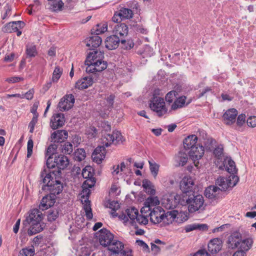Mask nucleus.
I'll use <instances>...</instances> for the list:
<instances>
[{
    "label": "nucleus",
    "mask_w": 256,
    "mask_h": 256,
    "mask_svg": "<svg viewBox=\"0 0 256 256\" xmlns=\"http://www.w3.org/2000/svg\"><path fill=\"white\" fill-rule=\"evenodd\" d=\"M24 23L22 21L12 22L8 24L5 27V31L8 32H15L18 28H22Z\"/></svg>",
    "instance_id": "c9c22d12"
},
{
    "label": "nucleus",
    "mask_w": 256,
    "mask_h": 256,
    "mask_svg": "<svg viewBox=\"0 0 256 256\" xmlns=\"http://www.w3.org/2000/svg\"><path fill=\"white\" fill-rule=\"evenodd\" d=\"M176 158V160L178 162L179 165L182 166L185 165L188 160L186 154L184 153H180Z\"/></svg>",
    "instance_id": "3c124183"
},
{
    "label": "nucleus",
    "mask_w": 256,
    "mask_h": 256,
    "mask_svg": "<svg viewBox=\"0 0 256 256\" xmlns=\"http://www.w3.org/2000/svg\"><path fill=\"white\" fill-rule=\"evenodd\" d=\"M178 202L174 194L166 195L162 199V205L166 209H173L175 208Z\"/></svg>",
    "instance_id": "2eb2a0df"
},
{
    "label": "nucleus",
    "mask_w": 256,
    "mask_h": 256,
    "mask_svg": "<svg viewBox=\"0 0 256 256\" xmlns=\"http://www.w3.org/2000/svg\"><path fill=\"white\" fill-rule=\"evenodd\" d=\"M186 217L184 214L178 212L177 210H172L166 212L164 210L162 221L166 224H172L174 222L181 223L187 220Z\"/></svg>",
    "instance_id": "6e6552de"
},
{
    "label": "nucleus",
    "mask_w": 256,
    "mask_h": 256,
    "mask_svg": "<svg viewBox=\"0 0 256 256\" xmlns=\"http://www.w3.org/2000/svg\"><path fill=\"white\" fill-rule=\"evenodd\" d=\"M28 224L30 225L28 231V234L30 236L38 233L43 230V227L41 225L40 222H28Z\"/></svg>",
    "instance_id": "e433bc0d"
},
{
    "label": "nucleus",
    "mask_w": 256,
    "mask_h": 256,
    "mask_svg": "<svg viewBox=\"0 0 256 256\" xmlns=\"http://www.w3.org/2000/svg\"><path fill=\"white\" fill-rule=\"evenodd\" d=\"M60 172L50 171V170L44 169L41 172L40 174V184H43L42 190H48L50 194H60L63 190V185L58 180Z\"/></svg>",
    "instance_id": "f03ea898"
},
{
    "label": "nucleus",
    "mask_w": 256,
    "mask_h": 256,
    "mask_svg": "<svg viewBox=\"0 0 256 256\" xmlns=\"http://www.w3.org/2000/svg\"><path fill=\"white\" fill-rule=\"evenodd\" d=\"M222 241L220 238H215L212 240L208 244V250L212 254L218 252L222 248Z\"/></svg>",
    "instance_id": "c85d7f7f"
},
{
    "label": "nucleus",
    "mask_w": 256,
    "mask_h": 256,
    "mask_svg": "<svg viewBox=\"0 0 256 256\" xmlns=\"http://www.w3.org/2000/svg\"><path fill=\"white\" fill-rule=\"evenodd\" d=\"M64 6V3L61 0H56L52 4V9L54 11L61 10Z\"/></svg>",
    "instance_id": "13d9d810"
},
{
    "label": "nucleus",
    "mask_w": 256,
    "mask_h": 256,
    "mask_svg": "<svg viewBox=\"0 0 256 256\" xmlns=\"http://www.w3.org/2000/svg\"><path fill=\"white\" fill-rule=\"evenodd\" d=\"M56 196L54 194H50L44 196L39 205V208L42 210H48L53 206L56 202Z\"/></svg>",
    "instance_id": "dca6fc26"
},
{
    "label": "nucleus",
    "mask_w": 256,
    "mask_h": 256,
    "mask_svg": "<svg viewBox=\"0 0 256 256\" xmlns=\"http://www.w3.org/2000/svg\"><path fill=\"white\" fill-rule=\"evenodd\" d=\"M254 243L253 238L251 237H248L240 242L238 245V248L240 250L244 251L246 253L252 247Z\"/></svg>",
    "instance_id": "473e14b6"
},
{
    "label": "nucleus",
    "mask_w": 256,
    "mask_h": 256,
    "mask_svg": "<svg viewBox=\"0 0 256 256\" xmlns=\"http://www.w3.org/2000/svg\"><path fill=\"white\" fill-rule=\"evenodd\" d=\"M38 102H35L30 109V112L34 114V116L36 115V116H38V114L37 112V109L38 108Z\"/></svg>",
    "instance_id": "774afa93"
},
{
    "label": "nucleus",
    "mask_w": 256,
    "mask_h": 256,
    "mask_svg": "<svg viewBox=\"0 0 256 256\" xmlns=\"http://www.w3.org/2000/svg\"><path fill=\"white\" fill-rule=\"evenodd\" d=\"M86 158V152L83 148L77 149L74 152V158L76 160L80 162Z\"/></svg>",
    "instance_id": "a18cd8bd"
},
{
    "label": "nucleus",
    "mask_w": 256,
    "mask_h": 256,
    "mask_svg": "<svg viewBox=\"0 0 256 256\" xmlns=\"http://www.w3.org/2000/svg\"><path fill=\"white\" fill-rule=\"evenodd\" d=\"M100 244L104 247H108L114 238V234L106 228L101 229L96 234Z\"/></svg>",
    "instance_id": "9d476101"
},
{
    "label": "nucleus",
    "mask_w": 256,
    "mask_h": 256,
    "mask_svg": "<svg viewBox=\"0 0 256 256\" xmlns=\"http://www.w3.org/2000/svg\"><path fill=\"white\" fill-rule=\"evenodd\" d=\"M142 187L146 193L150 194H155V190L152 188V183L150 181L147 180H143Z\"/></svg>",
    "instance_id": "c03bdc74"
},
{
    "label": "nucleus",
    "mask_w": 256,
    "mask_h": 256,
    "mask_svg": "<svg viewBox=\"0 0 256 256\" xmlns=\"http://www.w3.org/2000/svg\"><path fill=\"white\" fill-rule=\"evenodd\" d=\"M186 97L184 96H180L176 100L171 106V110H176L178 108L184 107L186 104Z\"/></svg>",
    "instance_id": "ea45409f"
},
{
    "label": "nucleus",
    "mask_w": 256,
    "mask_h": 256,
    "mask_svg": "<svg viewBox=\"0 0 256 256\" xmlns=\"http://www.w3.org/2000/svg\"><path fill=\"white\" fill-rule=\"evenodd\" d=\"M159 204L160 200L157 196H150L146 200L144 206L140 210V213L144 214L151 210H152L153 208H158L156 206Z\"/></svg>",
    "instance_id": "4468645a"
},
{
    "label": "nucleus",
    "mask_w": 256,
    "mask_h": 256,
    "mask_svg": "<svg viewBox=\"0 0 256 256\" xmlns=\"http://www.w3.org/2000/svg\"><path fill=\"white\" fill-rule=\"evenodd\" d=\"M65 122L64 114L61 113L53 115L50 120V127L53 130H56L62 126Z\"/></svg>",
    "instance_id": "a211bd4d"
},
{
    "label": "nucleus",
    "mask_w": 256,
    "mask_h": 256,
    "mask_svg": "<svg viewBox=\"0 0 256 256\" xmlns=\"http://www.w3.org/2000/svg\"><path fill=\"white\" fill-rule=\"evenodd\" d=\"M220 192L217 186H210L206 189L204 194L206 198L213 200L218 198Z\"/></svg>",
    "instance_id": "cd10ccee"
},
{
    "label": "nucleus",
    "mask_w": 256,
    "mask_h": 256,
    "mask_svg": "<svg viewBox=\"0 0 256 256\" xmlns=\"http://www.w3.org/2000/svg\"><path fill=\"white\" fill-rule=\"evenodd\" d=\"M83 204V209L85 212V215L87 219L91 220L93 217V214L91 208L90 203H84Z\"/></svg>",
    "instance_id": "8fccbe9b"
},
{
    "label": "nucleus",
    "mask_w": 256,
    "mask_h": 256,
    "mask_svg": "<svg viewBox=\"0 0 256 256\" xmlns=\"http://www.w3.org/2000/svg\"><path fill=\"white\" fill-rule=\"evenodd\" d=\"M186 203L188 210L190 213L203 210L204 209V198L200 194L188 198L186 200Z\"/></svg>",
    "instance_id": "423d86ee"
},
{
    "label": "nucleus",
    "mask_w": 256,
    "mask_h": 256,
    "mask_svg": "<svg viewBox=\"0 0 256 256\" xmlns=\"http://www.w3.org/2000/svg\"><path fill=\"white\" fill-rule=\"evenodd\" d=\"M223 147L222 146H218L214 150V156L217 157L218 158L222 156L223 154Z\"/></svg>",
    "instance_id": "bf43d9fd"
},
{
    "label": "nucleus",
    "mask_w": 256,
    "mask_h": 256,
    "mask_svg": "<svg viewBox=\"0 0 256 256\" xmlns=\"http://www.w3.org/2000/svg\"><path fill=\"white\" fill-rule=\"evenodd\" d=\"M130 208H128L129 209ZM128 210L127 208L125 212H122L120 214H118L117 212H116V211H112V210L111 214L114 217H118V218L124 221V223H126V224H129L130 226H132V224L130 222V218L128 217L127 213L126 210Z\"/></svg>",
    "instance_id": "a19ab883"
},
{
    "label": "nucleus",
    "mask_w": 256,
    "mask_h": 256,
    "mask_svg": "<svg viewBox=\"0 0 256 256\" xmlns=\"http://www.w3.org/2000/svg\"><path fill=\"white\" fill-rule=\"evenodd\" d=\"M108 248L110 256H132L131 252L124 250V244L122 242L114 238Z\"/></svg>",
    "instance_id": "0eeeda50"
},
{
    "label": "nucleus",
    "mask_w": 256,
    "mask_h": 256,
    "mask_svg": "<svg viewBox=\"0 0 256 256\" xmlns=\"http://www.w3.org/2000/svg\"><path fill=\"white\" fill-rule=\"evenodd\" d=\"M208 226L206 224H192L186 226L184 230L186 232H189L196 230L204 231L208 230Z\"/></svg>",
    "instance_id": "4c0bfd02"
},
{
    "label": "nucleus",
    "mask_w": 256,
    "mask_h": 256,
    "mask_svg": "<svg viewBox=\"0 0 256 256\" xmlns=\"http://www.w3.org/2000/svg\"><path fill=\"white\" fill-rule=\"evenodd\" d=\"M194 185V180L192 178L184 176L180 182V188L183 192L187 193L192 190Z\"/></svg>",
    "instance_id": "aec40b11"
},
{
    "label": "nucleus",
    "mask_w": 256,
    "mask_h": 256,
    "mask_svg": "<svg viewBox=\"0 0 256 256\" xmlns=\"http://www.w3.org/2000/svg\"><path fill=\"white\" fill-rule=\"evenodd\" d=\"M176 91H170L168 92L166 96V100L168 103H171L176 97Z\"/></svg>",
    "instance_id": "4d7b16f0"
},
{
    "label": "nucleus",
    "mask_w": 256,
    "mask_h": 256,
    "mask_svg": "<svg viewBox=\"0 0 256 256\" xmlns=\"http://www.w3.org/2000/svg\"><path fill=\"white\" fill-rule=\"evenodd\" d=\"M120 18L124 19H128L132 17L133 13L131 10L126 8H122L119 12Z\"/></svg>",
    "instance_id": "79ce46f5"
},
{
    "label": "nucleus",
    "mask_w": 256,
    "mask_h": 256,
    "mask_svg": "<svg viewBox=\"0 0 256 256\" xmlns=\"http://www.w3.org/2000/svg\"><path fill=\"white\" fill-rule=\"evenodd\" d=\"M72 150V145L69 142H66L62 146V152L65 154H70Z\"/></svg>",
    "instance_id": "603ef678"
},
{
    "label": "nucleus",
    "mask_w": 256,
    "mask_h": 256,
    "mask_svg": "<svg viewBox=\"0 0 256 256\" xmlns=\"http://www.w3.org/2000/svg\"><path fill=\"white\" fill-rule=\"evenodd\" d=\"M110 208L112 211H116L120 208V204L118 202L112 201L110 203Z\"/></svg>",
    "instance_id": "69168bd1"
},
{
    "label": "nucleus",
    "mask_w": 256,
    "mask_h": 256,
    "mask_svg": "<svg viewBox=\"0 0 256 256\" xmlns=\"http://www.w3.org/2000/svg\"><path fill=\"white\" fill-rule=\"evenodd\" d=\"M126 213L130 218V220L132 226L137 228V223L141 226H145L148 224L149 219L154 224L160 223L162 221L164 210L160 207L153 208L152 210H151L144 214H139L138 210L132 207L126 210Z\"/></svg>",
    "instance_id": "f257e3e1"
},
{
    "label": "nucleus",
    "mask_w": 256,
    "mask_h": 256,
    "mask_svg": "<svg viewBox=\"0 0 256 256\" xmlns=\"http://www.w3.org/2000/svg\"><path fill=\"white\" fill-rule=\"evenodd\" d=\"M69 162V160L66 156L60 154L55 157L54 162H51V164H54L52 168L56 166L58 168L64 170L68 166Z\"/></svg>",
    "instance_id": "4be33fe9"
},
{
    "label": "nucleus",
    "mask_w": 256,
    "mask_h": 256,
    "mask_svg": "<svg viewBox=\"0 0 256 256\" xmlns=\"http://www.w3.org/2000/svg\"><path fill=\"white\" fill-rule=\"evenodd\" d=\"M42 219V213L37 208L30 210L28 216L26 217V222H41Z\"/></svg>",
    "instance_id": "a878e982"
},
{
    "label": "nucleus",
    "mask_w": 256,
    "mask_h": 256,
    "mask_svg": "<svg viewBox=\"0 0 256 256\" xmlns=\"http://www.w3.org/2000/svg\"><path fill=\"white\" fill-rule=\"evenodd\" d=\"M23 80L22 78L18 76H12L10 78H7L6 80V81L8 82V83L14 84V83H16V82H20V80Z\"/></svg>",
    "instance_id": "052dcab7"
},
{
    "label": "nucleus",
    "mask_w": 256,
    "mask_h": 256,
    "mask_svg": "<svg viewBox=\"0 0 256 256\" xmlns=\"http://www.w3.org/2000/svg\"><path fill=\"white\" fill-rule=\"evenodd\" d=\"M106 150L104 146H98L94 151L92 157L94 162L100 164L104 159Z\"/></svg>",
    "instance_id": "f3484780"
},
{
    "label": "nucleus",
    "mask_w": 256,
    "mask_h": 256,
    "mask_svg": "<svg viewBox=\"0 0 256 256\" xmlns=\"http://www.w3.org/2000/svg\"><path fill=\"white\" fill-rule=\"evenodd\" d=\"M26 54L30 58L36 56L38 52L36 45L33 44H28L26 48Z\"/></svg>",
    "instance_id": "37998d69"
},
{
    "label": "nucleus",
    "mask_w": 256,
    "mask_h": 256,
    "mask_svg": "<svg viewBox=\"0 0 256 256\" xmlns=\"http://www.w3.org/2000/svg\"><path fill=\"white\" fill-rule=\"evenodd\" d=\"M120 40L116 35L111 36L106 38L105 41L106 46L109 50H114L118 48ZM122 42H124V40H121Z\"/></svg>",
    "instance_id": "5701e85b"
},
{
    "label": "nucleus",
    "mask_w": 256,
    "mask_h": 256,
    "mask_svg": "<svg viewBox=\"0 0 256 256\" xmlns=\"http://www.w3.org/2000/svg\"><path fill=\"white\" fill-rule=\"evenodd\" d=\"M241 238L242 235L240 232H232L228 239V243L230 244V246L232 248H238Z\"/></svg>",
    "instance_id": "7c9ffc66"
},
{
    "label": "nucleus",
    "mask_w": 256,
    "mask_h": 256,
    "mask_svg": "<svg viewBox=\"0 0 256 256\" xmlns=\"http://www.w3.org/2000/svg\"><path fill=\"white\" fill-rule=\"evenodd\" d=\"M38 116H34L31 121L28 124V128L30 129V132L32 133L34 131V128L36 124L38 122Z\"/></svg>",
    "instance_id": "864d4df0"
},
{
    "label": "nucleus",
    "mask_w": 256,
    "mask_h": 256,
    "mask_svg": "<svg viewBox=\"0 0 256 256\" xmlns=\"http://www.w3.org/2000/svg\"><path fill=\"white\" fill-rule=\"evenodd\" d=\"M150 164V169L152 175L154 178H156L160 168V165L156 163L154 161H148Z\"/></svg>",
    "instance_id": "de8ad7c7"
},
{
    "label": "nucleus",
    "mask_w": 256,
    "mask_h": 256,
    "mask_svg": "<svg viewBox=\"0 0 256 256\" xmlns=\"http://www.w3.org/2000/svg\"><path fill=\"white\" fill-rule=\"evenodd\" d=\"M74 102L75 99L72 94H66L61 98L58 107L61 111L68 110L74 106Z\"/></svg>",
    "instance_id": "ddd939ff"
},
{
    "label": "nucleus",
    "mask_w": 256,
    "mask_h": 256,
    "mask_svg": "<svg viewBox=\"0 0 256 256\" xmlns=\"http://www.w3.org/2000/svg\"><path fill=\"white\" fill-rule=\"evenodd\" d=\"M94 174V168L90 166H86L82 170V175L84 178L86 179L83 184H88L89 188H92L96 184Z\"/></svg>",
    "instance_id": "f8f14e48"
},
{
    "label": "nucleus",
    "mask_w": 256,
    "mask_h": 256,
    "mask_svg": "<svg viewBox=\"0 0 256 256\" xmlns=\"http://www.w3.org/2000/svg\"><path fill=\"white\" fill-rule=\"evenodd\" d=\"M102 42V40L101 38L99 36L95 34L86 40V46L88 47L90 50H94L97 48L100 45Z\"/></svg>",
    "instance_id": "b1692460"
},
{
    "label": "nucleus",
    "mask_w": 256,
    "mask_h": 256,
    "mask_svg": "<svg viewBox=\"0 0 256 256\" xmlns=\"http://www.w3.org/2000/svg\"><path fill=\"white\" fill-rule=\"evenodd\" d=\"M144 53L149 56H151L154 54V50L152 48L148 45H146L144 48Z\"/></svg>",
    "instance_id": "0e129e2a"
},
{
    "label": "nucleus",
    "mask_w": 256,
    "mask_h": 256,
    "mask_svg": "<svg viewBox=\"0 0 256 256\" xmlns=\"http://www.w3.org/2000/svg\"><path fill=\"white\" fill-rule=\"evenodd\" d=\"M238 181V178L234 175H231L228 178L219 177L216 182V185L219 186L220 190H226L228 188L235 186Z\"/></svg>",
    "instance_id": "1a4fd4ad"
},
{
    "label": "nucleus",
    "mask_w": 256,
    "mask_h": 256,
    "mask_svg": "<svg viewBox=\"0 0 256 256\" xmlns=\"http://www.w3.org/2000/svg\"><path fill=\"white\" fill-rule=\"evenodd\" d=\"M33 146V140L31 138H30L28 140L27 144V157L28 158H30L32 154Z\"/></svg>",
    "instance_id": "5fc2aeb1"
},
{
    "label": "nucleus",
    "mask_w": 256,
    "mask_h": 256,
    "mask_svg": "<svg viewBox=\"0 0 256 256\" xmlns=\"http://www.w3.org/2000/svg\"><path fill=\"white\" fill-rule=\"evenodd\" d=\"M58 216V210H53L50 212L48 215V221L52 222L55 220Z\"/></svg>",
    "instance_id": "6e6d98bb"
},
{
    "label": "nucleus",
    "mask_w": 256,
    "mask_h": 256,
    "mask_svg": "<svg viewBox=\"0 0 256 256\" xmlns=\"http://www.w3.org/2000/svg\"><path fill=\"white\" fill-rule=\"evenodd\" d=\"M115 96L111 94L106 98V100L110 108H112Z\"/></svg>",
    "instance_id": "338daca9"
},
{
    "label": "nucleus",
    "mask_w": 256,
    "mask_h": 256,
    "mask_svg": "<svg viewBox=\"0 0 256 256\" xmlns=\"http://www.w3.org/2000/svg\"><path fill=\"white\" fill-rule=\"evenodd\" d=\"M198 141V138L195 134H192L186 136L183 141L184 146L186 150L192 149V148H194L200 144V143L196 144ZM199 142H201L200 139L199 140Z\"/></svg>",
    "instance_id": "412c9836"
},
{
    "label": "nucleus",
    "mask_w": 256,
    "mask_h": 256,
    "mask_svg": "<svg viewBox=\"0 0 256 256\" xmlns=\"http://www.w3.org/2000/svg\"><path fill=\"white\" fill-rule=\"evenodd\" d=\"M62 72V70L60 66H57L55 68L52 74V80L53 82H57L60 78Z\"/></svg>",
    "instance_id": "49530a36"
},
{
    "label": "nucleus",
    "mask_w": 256,
    "mask_h": 256,
    "mask_svg": "<svg viewBox=\"0 0 256 256\" xmlns=\"http://www.w3.org/2000/svg\"><path fill=\"white\" fill-rule=\"evenodd\" d=\"M224 166L226 167V171L230 174H234L236 173L237 170L236 168L235 162L230 158L226 157L224 161Z\"/></svg>",
    "instance_id": "f704fd0d"
},
{
    "label": "nucleus",
    "mask_w": 256,
    "mask_h": 256,
    "mask_svg": "<svg viewBox=\"0 0 256 256\" xmlns=\"http://www.w3.org/2000/svg\"><path fill=\"white\" fill-rule=\"evenodd\" d=\"M210 142V143L212 142V140L204 139V142H200V144H199L198 146H196L194 148H192L190 149V150L189 152V156L190 158L194 162V163L196 166L198 167L199 162L198 160L202 158L204 154V147L202 146V144H204V146L207 148H210L209 145L207 144V142Z\"/></svg>",
    "instance_id": "39448f33"
},
{
    "label": "nucleus",
    "mask_w": 256,
    "mask_h": 256,
    "mask_svg": "<svg viewBox=\"0 0 256 256\" xmlns=\"http://www.w3.org/2000/svg\"><path fill=\"white\" fill-rule=\"evenodd\" d=\"M104 52L100 51L90 52L85 60L86 72L88 73H96L105 70L107 67V64L104 60Z\"/></svg>",
    "instance_id": "7ed1b4c3"
},
{
    "label": "nucleus",
    "mask_w": 256,
    "mask_h": 256,
    "mask_svg": "<svg viewBox=\"0 0 256 256\" xmlns=\"http://www.w3.org/2000/svg\"><path fill=\"white\" fill-rule=\"evenodd\" d=\"M247 124L249 126L255 127L256 126V116H250L247 120Z\"/></svg>",
    "instance_id": "680f3d73"
},
{
    "label": "nucleus",
    "mask_w": 256,
    "mask_h": 256,
    "mask_svg": "<svg viewBox=\"0 0 256 256\" xmlns=\"http://www.w3.org/2000/svg\"><path fill=\"white\" fill-rule=\"evenodd\" d=\"M128 26L124 23L117 24L114 28L113 32L114 35L120 38L126 36L128 34Z\"/></svg>",
    "instance_id": "393cba45"
},
{
    "label": "nucleus",
    "mask_w": 256,
    "mask_h": 256,
    "mask_svg": "<svg viewBox=\"0 0 256 256\" xmlns=\"http://www.w3.org/2000/svg\"><path fill=\"white\" fill-rule=\"evenodd\" d=\"M246 116L245 114H240L237 119L236 124L239 126H242L245 122Z\"/></svg>",
    "instance_id": "e2e57ef3"
},
{
    "label": "nucleus",
    "mask_w": 256,
    "mask_h": 256,
    "mask_svg": "<svg viewBox=\"0 0 256 256\" xmlns=\"http://www.w3.org/2000/svg\"><path fill=\"white\" fill-rule=\"evenodd\" d=\"M34 254V248L33 246L22 248L19 252V256H33Z\"/></svg>",
    "instance_id": "09e8293b"
},
{
    "label": "nucleus",
    "mask_w": 256,
    "mask_h": 256,
    "mask_svg": "<svg viewBox=\"0 0 256 256\" xmlns=\"http://www.w3.org/2000/svg\"><path fill=\"white\" fill-rule=\"evenodd\" d=\"M150 108L158 116H162L165 115L168 113V111L164 99L156 96H154L150 100Z\"/></svg>",
    "instance_id": "20e7f679"
},
{
    "label": "nucleus",
    "mask_w": 256,
    "mask_h": 256,
    "mask_svg": "<svg viewBox=\"0 0 256 256\" xmlns=\"http://www.w3.org/2000/svg\"><path fill=\"white\" fill-rule=\"evenodd\" d=\"M68 137V132L64 130H58L54 132L51 135L52 142H62Z\"/></svg>",
    "instance_id": "c756f323"
},
{
    "label": "nucleus",
    "mask_w": 256,
    "mask_h": 256,
    "mask_svg": "<svg viewBox=\"0 0 256 256\" xmlns=\"http://www.w3.org/2000/svg\"><path fill=\"white\" fill-rule=\"evenodd\" d=\"M82 190L80 194V198L81 202L82 204H84V203H90V202L88 200L89 196L90 194V188L88 186V184H82Z\"/></svg>",
    "instance_id": "72a5a7b5"
},
{
    "label": "nucleus",
    "mask_w": 256,
    "mask_h": 256,
    "mask_svg": "<svg viewBox=\"0 0 256 256\" xmlns=\"http://www.w3.org/2000/svg\"><path fill=\"white\" fill-rule=\"evenodd\" d=\"M238 114L237 110L234 108L226 110L222 116L224 123L228 125L234 124L236 122Z\"/></svg>",
    "instance_id": "6ab92c4d"
},
{
    "label": "nucleus",
    "mask_w": 256,
    "mask_h": 256,
    "mask_svg": "<svg viewBox=\"0 0 256 256\" xmlns=\"http://www.w3.org/2000/svg\"><path fill=\"white\" fill-rule=\"evenodd\" d=\"M94 83L93 78L90 76H85L78 80L75 84V88L84 90L91 86Z\"/></svg>",
    "instance_id": "bb28decb"
},
{
    "label": "nucleus",
    "mask_w": 256,
    "mask_h": 256,
    "mask_svg": "<svg viewBox=\"0 0 256 256\" xmlns=\"http://www.w3.org/2000/svg\"><path fill=\"white\" fill-rule=\"evenodd\" d=\"M108 30V24L106 22H102L97 24L96 26L92 30V34L99 35L106 32Z\"/></svg>",
    "instance_id": "58836bf2"
},
{
    "label": "nucleus",
    "mask_w": 256,
    "mask_h": 256,
    "mask_svg": "<svg viewBox=\"0 0 256 256\" xmlns=\"http://www.w3.org/2000/svg\"><path fill=\"white\" fill-rule=\"evenodd\" d=\"M57 148V146L56 144H50L47 148L46 152V156L48 157L46 165L48 168V170H50V168H52L54 166V164H51V162H52V156L56 152Z\"/></svg>",
    "instance_id": "2f4dec72"
},
{
    "label": "nucleus",
    "mask_w": 256,
    "mask_h": 256,
    "mask_svg": "<svg viewBox=\"0 0 256 256\" xmlns=\"http://www.w3.org/2000/svg\"><path fill=\"white\" fill-rule=\"evenodd\" d=\"M122 136L118 131L114 132L112 134H106L103 136L101 140L102 146L104 148L110 146L114 142H118L122 141Z\"/></svg>",
    "instance_id": "9b49d317"
}]
</instances>
